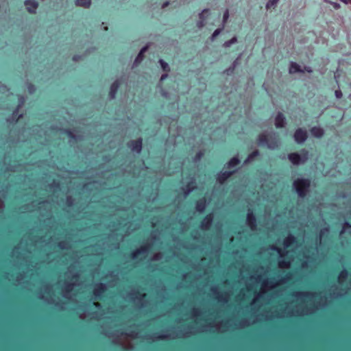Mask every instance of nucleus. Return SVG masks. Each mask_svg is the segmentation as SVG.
Returning a JSON list of instances; mask_svg holds the SVG:
<instances>
[{"label":"nucleus","mask_w":351,"mask_h":351,"mask_svg":"<svg viewBox=\"0 0 351 351\" xmlns=\"http://www.w3.org/2000/svg\"><path fill=\"white\" fill-rule=\"evenodd\" d=\"M279 0H269L268 3H267V8H274L276 6L277 3Z\"/></svg>","instance_id":"26"},{"label":"nucleus","mask_w":351,"mask_h":351,"mask_svg":"<svg viewBox=\"0 0 351 351\" xmlns=\"http://www.w3.org/2000/svg\"><path fill=\"white\" fill-rule=\"evenodd\" d=\"M169 5V2L168 1H166L163 3L162 5V8H166Z\"/></svg>","instance_id":"42"},{"label":"nucleus","mask_w":351,"mask_h":351,"mask_svg":"<svg viewBox=\"0 0 351 351\" xmlns=\"http://www.w3.org/2000/svg\"><path fill=\"white\" fill-rule=\"evenodd\" d=\"M348 271L347 269L341 270L338 276L339 282H342L344 280H346V278H348Z\"/></svg>","instance_id":"24"},{"label":"nucleus","mask_w":351,"mask_h":351,"mask_svg":"<svg viewBox=\"0 0 351 351\" xmlns=\"http://www.w3.org/2000/svg\"><path fill=\"white\" fill-rule=\"evenodd\" d=\"M341 1L347 3H351V0H341Z\"/></svg>","instance_id":"43"},{"label":"nucleus","mask_w":351,"mask_h":351,"mask_svg":"<svg viewBox=\"0 0 351 351\" xmlns=\"http://www.w3.org/2000/svg\"><path fill=\"white\" fill-rule=\"evenodd\" d=\"M72 202H73V199L71 198V197H69L67 198V200H66V204L68 206H71L72 205Z\"/></svg>","instance_id":"37"},{"label":"nucleus","mask_w":351,"mask_h":351,"mask_svg":"<svg viewBox=\"0 0 351 351\" xmlns=\"http://www.w3.org/2000/svg\"><path fill=\"white\" fill-rule=\"evenodd\" d=\"M293 186L300 198H305L309 191L311 180L308 178H298L293 182Z\"/></svg>","instance_id":"1"},{"label":"nucleus","mask_w":351,"mask_h":351,"mask_svg":"<svg viewBox=\"0 0 351 351\" xmlns=\"http://www.w3.org/2000/svg\"><path fill=\"white\" fill-rule=\"evenodd\" d=\"M77 56H75L73 57V60H77Z\"/></svg>","instance_id":"47"},{"label":"nucleus","mask_w":351,"mask_h":351,"mask_svg":"<svg viewBox=\"0 0 351 351\" xmlns=\"http://www.w3.org/2000/svg\"><path fill=\"white\" fill-rule=\"evenodd\" d=\"M167 76V74L162 75V77H161V80H163L165 78H166Z\"/></svg>","instance_id":"44"},{"label":"nucleus","mask_w":351,"mask_h":351,"mask_svg":"<svg viewBox=\"0 0 351 351\" xmlns=\"http://www.w3.org/2000/svg\"><path fill=\"white\" fill-rule=\"evenodd\" d=\"M237 172V170H228L220 172L217 174V180L221 184H223L232 176Z\"/></svg>","instance_id":"5"},{"label":"nucleus","mask_w":351,"mask_h":351,"mask_svg":"<svg viewBox=\"0 0 351 351\" xmlns=\"http://www.w3.org/2000/svg\"><path fill=\"white\" fill-rule=\"evenodd\" d=\"M339 7V4H337L336 3L334 4V8H338Z\"/></svg>","instance_id":"45"},{"label":"nucleus","mask_w":351,"mask_h":351,"mask_svg":"<svg viewBox=\"0 0 351 351\" xmlns=\"http://www.w3.org/2000/svg\"><path fill=\"white\" fill-rule=\"evenodd\" d=\"M260 155V152L258 150H254L252 153H250L248 156L246 160H245V163H249L251 161H252L256 157Z\"/></svg>","instance_id":"20"},{"label":"nucleus","mask_w":351,"mask_h":351,"mask_svg":"<svg viewBox=\"0 0 351 351\" xmlns=\"http://www.w3.org/2000/svg\"><path fill=\"white\" fill-rule=\"evenodd\" d=\"M73 285L71 283H68L65 286V291L66 292H70L72 290Z\"/></svg>","instance_id":"34"},{"label":"nucleus","mask_w":351,"mask_h":351,"mask_svg":"<svg viewBox=\"0 0 351 351\" xmlns=\"http://www.w3.org/2000/svg\"><path fill=\"white\" fill-rule=\"evenodd\" d=\"M203 156H204V152H202V151H199V152L196 153L195 158L196 160H199V159H201L203 157Z\"/></svg>","instance_id":"32"},{"label":"nucleus","mask_w":351,"mask_h":351,"mask_svg":"<svg viewBox=\"0 0 351 351\" xmlns=\"http://www.w3.org/2000/svg\"><path fill=\"white\" fill-rule=\"evenodd\" d=\"M308 152L306 149H302L300 154L293 152L288 155V158L294 165H298L301 162H304L308 160Z\"/></svg>","instance_id":"2"},{"label":"nucleus","mask_w":351,"mask_h":351,"mask_svg":"<svg viewBox=\"0 0 351 351\" xmlns=\"http://www.w3.org/2000/svg\"><path fill=\"white\" fill-rule=\"evenodd\" d=\"M228 18H229V11H228V10H226L224 12L223 14V23H226L228 19Z\"/></svg>","instance_id":"31"},{"label":"nucleus","mask_w":351,"mask_h":351,"mask_svg":"<svg viewBox=\"0 0 351 351\" xmlns=\"http://www.w3.org/2000/svg\"><path fill=\"white\" fill-rule=\"evenodd\" d=\"M65 134L71 139H75L76 136L71 130H66Z\"/></svg>","instance_id":"30"},{"label":"nucleus","mask_w":351,"mask_h":351,"mask_svg":"<svg viewBox=\"0 0 351 351\" xmlns=\"http://www.w3.org/2000/svg\"><path fill=\"white\" fill-rule=\"evenodd\" d=\"M345 226H347V227H350V225L348 223H346Z\"/></svg>","instance_id":"46"},{"label":"nucleus","mask_w":351,"mask_h":351,"mask_svg":"<svg viewBox=\"0 0 351 351\" xmlns=\"http://www.w3.org/2000/svg\"><path fill=\"white\" fill-rule=\"evenodd\" d=\"M293 277V274L290 271L287 272L282 278L279 280L280 283H285L289 282Z\"/></svg>","instance_id":"25"},{"label":"nucleus","mask_w":351,"mask_h":351,"mask_svg":"<svg viewBox=\"0 0 351 351\" xmlns=\"http://www.w3.org/2000/svg\"><path fill=\"white\" fill-rule=\"evenodd\" d=\"M306 71H307L308 72H309V73H310V72H311V69H309V70H308V69H306Z\"/></svg>","instance_id":"49"},{"label":"nucleus","mask_w":351,"mask_h":351,"mask_svg":"<svg viewBox=\"0 0 351 351\" xmlns=\"http://www.w3.org/2000/svg\"><path fill=\"white\" fill-rule=\"evenodd\" d=\"M270 136L265 134H261L257 138L258 144L261 146L267 145L269 148L274 147L276 145V141H270Z\"/></svg>","instance_id":"3"},{"label":"nucleus","mask_w":351,"mask_h":351,"mask_svg":"<svg viewBox=\"0 0 351 351\" xmlns=\"http://www.w3.org/2000/svg\"><path fill=\"white\" fill-rule=\"evenodd\" d=\"M210 14V11L208 9H204L200 14H199V21L197 23V26L199 27H202L205 25V16L206 15H208Z\"/></svg>","instance_id":"16"},{"label":"nucleus","mask_w":351,"mask_h":351,"mask_svg":"<svg viewBox=\"0 0 351 351\" xmlns=\"http://www.w3.org/2000/svg\"><path fill=\"white\" fill-rule=\"evenodd\" d=\"M241 163V160L238 156H234L227 162V167L232 168L238 166Z\"/></svg>","instance_id":"19"},{"label":"nucleus","mask_w":351,"mask_h":351,"mask_svg":"<svg viewBox=\"0 0 351 351\" xmlns=\"http://www.w3.org/2000/svg\"><path fill=\"white\" fill-rule=\"evenodd\" d=\"M136 294L137 295H139L140 296H141L142 298H145L146 296V295L145 293H141L139 291H137L136 292Z\"/></svg>","instance_id":"41"},{"label":"nucleus","mask_w":351,"mask_h":351,"mask_svg":"<svg viewBox=\"0 0 351 351\" xmlns=\"http://www.w3.org/2000/svg\"><path fill=\"white\" fill-rule=\"evenodd\" d=\"M278 252L280 253V249H278Z\"/></svg>","instance_id":"50"},{"label":"nucleus","mask_w":351,"mask_h":351,"mask_svg":"<svg viewBox=\"0 0 351 351\" xmlns=\"http://www.w3.org/2000/svg\"><path fill=\"white\" fill-rule=\"evenodd\" d=\"M75 4L84 8H89L91 4V0H76Z\"/></svg>","instance_id":"22"},{"label":"nucleus","mask_w":351,"mask_h":351,"mask_svg":"<svg viewBox=\"0 0 351 351\" xmlns=\"http://www.w3.org/2000/svg\"><path fill=\"white\" fill-rule=\"evenodd\" d=\"M165 337H166V336H165V335H158V336L157 337V338H158V339H160V340H163V339H165Z\"/></svg>","instance_id":"40"},{"label":"nucleus","mask_w":351,"mask_h":351,"mask_svg":"<svg viewBox=\"0 0 351 351\" xmlns=\"http://www.w3.org/2000/svg\"><path fill=\"white\" fill-rule=\"evenodd\" d=\"M196 189V184L194 180H191L185 186L184 193L186 195L189 194L191 192L193 191Z\"/></svg>","instance_id":"18"},{"label":"nucleus","mask_w":351,"mask_h":351,"mask_svg":"<svg viewBox=\"0 0 351 351\" xmlns=\"http://www.w3.org/2000/svg\"><path fill=\"white\" fill-rule=\"evenodd\" d=\"M94 304L97 306L99 305L98 303H94Z\"/></svg>","instance_id":"48"},{"label":"nucleus","mask_w":351,"mask_h":351,"mask_svg":"<svg viewBox=\"0 0 351 351\" xmlns=\"http://www.w3.org/2000/svg\"><path fill=\"white\" fill-rule=\"evenodd\" d=\"M285 117L282 112H278L275 118V125L277 128H282L285 127Z\"/></svg>","instance_id":"14"},{"label":"nucleus","mask_w":351,"mask_h":351,"mask_svg":"<svg viewBox=\"0 0 351 351\" xmlns=\"http://www.w3.org/2000/svg\"><path fill=\"white\" fill-rule=\"evenodd\" d=\"M246 222L252 230L256 229V217L252 210H249V212L247 214Z\"/></svg>","instance_id":"7"},{"label":"nucleus","mask_w":351,"mask_h":351,"mask_svg":"<svg viewBox=\"0 0 351 351\" xmlns=\"http://www.w3.org/2000/svg\"><path fill=\"white\" fill-rule=\"evenodd\" d=\"M221 32V29H217L214 31L213 35H212V38L213 39H214L215 38H216Z\"/></svg>","instance_id":"33"},{"label":"nucleus","mask_w":351,"mask_h":351,"mask_svg":"<svg viewBox=\"0 0 351 351\" xmlns=\"http://www.w3.org/2000/svg\"><path fill=\"white\" fill-rule=\"evenodd\" d=\"M295 242V237L293 235H289L284 239V245L287 247L290 246Z\"/></svg>","instance_id":"23"},{"label":"nucleus","mask_w":351,"mask_h":351,"mask_svg":"<svg viewBox=\"0 0 351 351\" xmlns=\"http://www.w3.org/2000/svg\"><path fill=\"white\" fill-rule=\"evenodd\" d=\"M149 249V246L148 244L143 245L139 248L133 251L130 254V257L133 259H136L139 256H145Z\"/></svg>","instance_id":"6"},{"label":"nucleus","mask_w":351,"mask_h":351,"mask_svg":"<svg viewBox=\"0 0 351 351\" xmlns=\"http://www.w3.org/2000/svg\"><path fill=\"white\" fill-rule=\"evenodd\" d=\"M160 65L165 71H169V66L167 62L163 61L162 60H160Z\"/></svg>","instance_id":"29"},{"label":"nucleus","mask_w":351,"mask_h":351,"mask_svg":"<svg viewBox=\"0 0 351 351\" xmlns=\"http://www.w3.org/2000/svg\"><path fill=\"white\" fill-rule=\"evenodd\" d=\"M206 207V199L204 197L199 199L195 202V209L199 213L204 212Z\"/></svg>","instance_id":"13"},{"label":"nucleus","mask_w":351,"mask_h":351,"mask_svg":"<svg viewBox=\"0 0 351 351\" xmlns=\"http://www.w3.org/2000/svg\"><path fill=\"white\" fill-rule=\"evenodd\" d=\"M335 95L337 98H341L342 97V93L341 90H338L335 91Z\"/></svg>","instance_id":"36"},{"label":"nucleus","mask_w":351,"mask_h":351,"mask_svg":"<svg viewBox=\"0 0 351 351\" xmlns=\"http://www.w3.org/2000/svg\"><path fill=\"white\" fill-rule=\"evenodd\" d=\"M119 86H120V82L119 80L114 81L110 85V90H109V93H108L110 98L114 99L116 97Z\"/></svg>","instance_id":"12"},{"label":"nucleus","mask_w":351,"mask_h":351,"mask_svg":"<svg viewBox=\"0 0 351 351\" xmlns=\"http://www.w3.org/2000/svg\"><path fill=\"white\" fill-rule=\"evenodd\" d=\"M310 132H311V134L314 137H316V138H321L324 134V130L322 128L318 127V126L313 127L311 129Z\"/></svg>","instance_id":"15"},{"label":"nucleus","mask_w":351,"mask_h":351,"mask_svg":"<svg viewBox=\"0 0 351 351\" xmlns=\"http://www.w3.org/2000/svg\"><path fill=\"white\" fill-rule=\"evenodd\" d=\"M302 70L300 66L295 62H291L289 66V73H295L298 72H301Z\"/></svg>","instance_id":"21"},{"label":"nucleus","mask_w":351,"mask_h":351,"mask_svg":"<svg viewBox=\"0 0 351 351\" xmlns=\"http://www.w3.org/2000/svg\"><path fill=\"white\" fill-rule=\"evenodd\" d=\"M64 242H60L58 244V247L60 248V249H64Z\"/></svg>","instance_id":"38"},{"label":"nucleus","mask_w":351,"mask_h":351,"mask_svg":"<svg viewBox=\"0 0 351 351\" xmlns=\"http://www.w3.org/2000/svg\"><path fill=\"white\" fill-rule=\"evenodd\" d=\"M25 5L29 13L34 14L38 6V3L36 0H25Z\"/></svg>","instance_id":"11"},{"label":"nucleus","mask_w":351,"mask_h":351,"mask_svg":"<svg viewBox=\"0 0 351 351\" xmlns=\"http://www.w3.org/2000/svg\"><path fill=\"white\" fill-rule=\"evenodd\" d=\"M307 132L304 130L298 128L295 130L294 133V138L298 143H304L307 139Z\"/></svg>","instance_id":"8"},{"label":"nucleus","mask_w":351,"mask_h":351,"mask_svg":"<svg viewBox=\"0 0 351 351\" xmlns=\"http://www.w3.org/2000/svg\"><path fill=\"white\" fill-rule=\"evenodd\" d=\"M298 294L300 295H302V296H304V297H307V296H308L310 295L309 293H304V292L298 293Z\"/></svg>","instance_id":"39"},{"label":"nucleus","mask_w":351,"mask_h":351,"mask_svg":"<svg viewBox=\"0 0 351 351\" xmlns=\"http://www.w3.org/2000/svg\"><path fill=\"white\" fill-rule=\"evenodd\" d=\"M289 265V262H286V261H282V262H280V267H288Z\"/></svg>","instance_id":"35"},{"label":"nucleus","mask_w":351,"mask_h":351,"mask_svg":"<svg viewBox=\"0 0 351 351\" xmlns=\"http://www.w3.org/2000/svg\"><path fill=\"white\" fill-rule=\"evenodd\" d=\"M147 50V47H144L141 49V50L138 53V56H136V58L134 62V65H138L143 61V60L144 58V53L146 52Z\"/></svg>","instance_id":"17"},{"label":"nucleus","mask_w":351,"mask_h":351,"mask_svg":"<svg viewBox=\"0 0 351 351\" xmlns=\"http://www.w3.org/2000/svg\"><path fill=\"white\" fill-rule=\"evenodd\" d=\"M128 147L136 154H141L143 148V139L138 138L136 140L130 141L128 143Z\"/></svg>","instance_id":"4"},{"label":"nucleus","mask_w":351,"mask_h":351,"mask_svg":"<svg viewBox=\"0 0 351 351\" xmlns=\"http://www.w3.org/2000/svg\"><path fill=\"white\" fill-rule=\"evenodd\" d=\"M237 41V39L236 37H233L232 39H230L228 41L225 42L224 46L226 47H230L232 44L235 43Z\"/></svg>","instance_id":"28"},{"label":"nucleus","mask_w":351,"mask_h":351,"mask_svg":"<svg viewBox=\"0 0 351 351\" xmlns=\"http://www.w3.org/2000/svg\"><path fill=\"white\" fill-rule=\"evenodd\" d=\"M213 215L212 213L206 215L201 221V227L204 230H208L213 222Z\"/></svg>","instance_id":"10"},{"label":"nucleus","mask_w":351,"mask_h":351,"mask_svg":"<svg viewBox=\"0 0 351 351\" xmlns=\"http://www.w3.org/2000/svg\"><path fill=\"white\" fill-rule=\"evenodd\" d=\"M19 107H17L12 112V117L14 119V121L17 122L19 119L22 117V114H18Z\"/></svg>","instance_id":"27"},{"label":"nucleus","mask_w":351,"mask_h":351,"mask_svg":"<svg viewBox=\"0 0 351 351\" xmlns=\"http://www.w3.org/2000/svg\"><path fill=\"white\" fill-rule=\"evenodd\" d=\"M106 291V286L105 284L99 283L96 285L93 290V294L96 298L101 299V296Z\"/></svg>","instance_id":"9"}]
</instances>
